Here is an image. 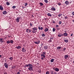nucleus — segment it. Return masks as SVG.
<instances>
[{
	"mask_svg": "<svg viewBox=\"0 0 74 74\" xmlns=\"http://www.w3.org/2000/svg\"><path fill=\"white\" fill-rule=\"evenodd\" d=\"M0 42H1V43H2V42H3V39L2 38H0Z\"/></svg>",
	"mask_w": 74,
	"mask_h": 74,
	"instance_id": "17",
	"label": "nucleus"
},
{
	"mask_svg": "<svg viewBox=\"0 0 74 74\" xmlns=\"http://www.w3.org/2000/svg\"><path fill=\"white\" fill-rule=\"evenodd\" d=\"M26 32L27 33H29V31H28V30H29V29H26Z\"/></svg>",
	"mask_w": 74,
	"mask_h": 74,
	"instance_id": "34",
	"label": "nucleus"
},
{
	"mask_svg": "<svg viewBox=\"0 0 74 74\" xmlns=\"http://www.w3.org/2000/svg\"><path fill=\"white\" fill-rule=\"evenodd\" d=\"M0 58H1V55H0Z\"/></svg>",
	"mask_w": 74,
	"mask_h": 74,
	"instance_id": "60",
	"label": "nucleus"
},
{
	"mask_svg": "<svg viewBox=\"0 0 74 74\" xmlns=\"http://www.w3.org/2000/svg\"><path fill=\"white\" fill-rule=\"evenodd\" d=\"M16 7V6H13L12 7V8H13V9H14V8H15Z\"/></svg>",
	"mask_w": 74,
	"mask_h": 74,
	"instance_id": "38",
	"label": "nucleus"
},
{
	"mask_svg": "<svg viewBox=\"0 0 74 74\" xmlns=\"http://www.w3.org/2000/svg\"><path fill=\"white\" fill-rule=\"evenodd\" d=\"M29 33H30V32H32V31L31 30H30V29H29Z\"/></svg>",
	"mask_w": 74,
	"mask_h": 74,
	"instance_id": "53",
	"label": "nucleus"
},
{
	"mask_svg": "<svg viewBox=\"0 0 74 74\" xmlns=\"http://www.w3.org/2000/svg\"><path fill=\"white\" fill-rule=\"evenodd\" d=\"M17 74H20V72H17Z\"/></svg>",
	"mask_w": 74,
	"mask_h": 74,
	"instance_id": "51",
	"label": "nucleus"
},
{
	"mask_svg": "<svg viewBox=\"0 0 74 74\" xmlns=\"http://www.w3.org/2000/svg\"><path fill=\"white\" fill-rule=\"evenodd\" d=\"M50 39V40H53V37L51 38Z\"/></svg>",
	"mask_w": 74,
	"mask_h": 74,
	"instance_id": "46",
	"label": "nucleus"
},
{
	"mask_svg": "<svg viewBox=\"0 0 74 74\" xmlns=\"http://www.w3.org/2000/svg\"><path fill=\"white\" fill-rule=\"evenodd\" d=\"M42 37H45V34H42Z\"/></svg>",
	"mask_w": 74,
	"mask_h": 74,
	"instance_id": "35",
	"label": "nucleus"
},
{
	"mask_svg": "<svg viewBox=\"0 0 74 74\" xmlns=\"http://www.w3.org/2000/svg\"><path fill=\"white\" fill-rule=\"evenodd\" d=\"M8 0H5V1H8Z\"/></svg>",
	"mask_w": 74,
	"mask_h": 74,
	"instance_id": "63",
	"label": "nucleus"
},
{
	"mask_svg": "<svg viewBox=\"0 0 74 74\" xmlns=\"http://www.w3.org/2000/svg\"><path fill=\"white\" fill-rule=\"evenodd\" d=\"M30 26H33V24H32V23H30Z\"/></svg>",
	"mask_w": 74,
	"mask_h": 74,
	"instance_id": "43",
	"label": "nucleus"
},
{
	"mask_svg": "<svg viewBox=\"0 0 74 74\" xmlns=\"http://www.w3.org/2000/svg\"><path fill=\"white\" fill-rule=\"evenodd\" d=\"M44 48L45 49H48V47L47 46H44Z\"/></svg>",
	"mask_w": 74,
	"mask_h": 74,
	"instance_id": "19",
	"label": "nucleus"
},
{
	"mask_svg": "<svg viewBox=\"0 0 74 74\" xmlns=\"http://www.w3.org/2000/svg\"><path fill=\"white\" fill-rule=\"evenodd\" d=\"M0 10L1 11H3V10H4V8H3V7L1 5H0Z\"/></svg>",
	"mask_w": 74,
	"mask_h": 74,
	"instance_id": "8",
	"label": "nucleus"
},
{
	"mask_svg": "<svg viewBox=\"0 0 74 74\" xmlns=\"http://www.w3.org/2000/svg\"><path fill=\"white\" fill-rule=\"evenodd\" d=\"M64 36H67V35H68V34L66 33H64Z\"/></svg>",
	"mask_w": 74,
	"mask_h": 74,
	"instance_id": "18",
	"label": "nucleus"
},
{
	"mask_svg": "<svg viewBox=\"0 0 74 74\" xmlns=\"http://www.w3.org/2000/svg\"><path fill=\"white\" fill-rule=\"evenodd\" d=\"M51 9L52 10H53V11H55V10H56V9H55L54 7L52 8H51Z\"/></svg>",
	"mask_w": 74,
	"mask_h": 74,
	"instance_id": "20",
	"label": "nucleus"
},
{
	"mask_svg": "<svg viewBox=\"0 0 74 74\" xmlns=\"http://www.w3.org/2000/svg\"><path fill=\"white\" fill-rule=\"evenodd\" d=\"M9 59H10V60H12V59H13V58L12 57H10L9 58Z\"/></svg>",
	"mask_w": 74,
	"mask_h": 74,
	"instance_id": "28",
	"label": "nucleus"
},
{
	"mask_svg": "<svg viewBox=\"0 0 74 74\" xmlns=\"http://www.w3.org/2000/svg\"><path fill=\"white\" fill-rule=\"evenodd\" d=\"M45 1L46 3H48V0H45Z\"/></svg>",
	"mask_w": 74,
	"mask_h": 74,
	"instance_id": "37",
	"label": "nucleus"
},
{
	"mask_svg": "<svg viewBox=\"0 0 74 74\" xmlns=\"http://www.w3.org/2000/svg\"><path fill=\"white\" fill-rule=\"evenodd\" d=\"M53 23H55V21H53Z\"/></svg>",
	"mask_w": 74,
	"mask_h": 74,
	"instance_id": "56",
	"label": "nucleus"
},
{
	"mask_svg": "<svg viewBox=\"0 0 74 74\" xmlns=\"http://www.w3.org/2000/svg\"><path fill=\"white\" fill-rule=\"evenodd\" d=\"M7 44H10V41L8 40L7 42Z\"/></svg>",
	"mask_w": 74,
	"mask_h": 74,
	"instance_id": "36",
	"label": "nucleus"
},
{
	"mask_svg": "<svg viewBox=\"0 0 74 74\" xmlns=\"http://www.w3.org/2000/svg\"><path fill=\"white\" fill-rule=\"evenodd\" d=\"M4 65L5 68H6V69H7L8 68V64H7L6 63H5L4 64Z\"/></svg>",
	"mask_w": 74,
	"mask_h": 74,
	"instance_id": "7",
	"label": "nucleus"
},
{
	"mask_svg": "<svg viewBox=\"0 0 74 74\" xmlns=\"http://www.w3.org/2000/svg\"><path fill=\"white\" fill-rule=\"evenodd\" d=\"M55 69H56V68H53V70H55Z\"/></svg>",
	"mask_w": 74,
	"mask_h": 74,
	"instance_id": "58",
	"label": "nucleus"
},
{
	"mask_svg": "<svg viewBox=\"0 0 74 74\" xmlns=\"http://www.w3.org/2000/svg\"><path fill=\"white\" fill-rule=\"evenodd\" d=\"M69 58V56L67 55H65L64 56V58L65 59H67V58Z\"/></svg>",
	"mask_w": 74,
	"mask_h": 74,
	"instance_id": "11",
	"label": "nucleus"
},
{
	"mask_svg": "<svg viewBox=\"0 0 74 74\" xmlns=\"http://www.w3.org/2000/svg\"><path fill=\"white\" fill-rule=\"evenodd\" d=\"M41 58H45V56L42 54H41Z\"/></svg>",
	"mask_w": 74,
	"mask_h": 74,
	"instance_id": "9",
	"label": "nucleus"
},
{
	"mask_svg": "<svg viewBox=\"0 0 74 74\" xmlns=\"http://www.w3.org/2000/svg\"><path fill=\"white\" fill-rule=\"evenodd\" d=\"M39 4H40V6H42V5H43V3H40Z\"/></svg>",
	"mask_w": 74,
	"mask_h": 74,
	"instance_id": "26",
	"label": "nucleus"
},
{
	"mask_svg": "<svg viewBox=\"0 0 74 74\" xmlns=\"http://www.w3.org/2000/svg\"><path fill=\"white\" fill-rule=\"evenodd\" d=\"M6 4L7 5H10V3L9 2H7Z\"/></svg>",
	"mask_w": 74,
	"mask_h": 74,
	"instance_id": "30",
	"label": "nucleus"
},
{
	"mask_svg": "<svg viewBox=\"0 0 74 74\" xmlns=\"http://www.w3.org/2000/svg\"><path fill=\"white\" fill-rule=\"evenodd\" d=\"M66 47L64 48V49H63V51H65V50H66Z\"/></svg>",
	"mask_w": 74,
	"mask_h": 74,
	"instance_id": "41",
	"label": "nucleus"
},
{
	"mask_svg": "<svg viewBox=\"0 0 74 74\" xmlns=\"http://www.w3.org/2000/svg\"><path fill=\"white\" fill-rule=\"evenodd\" d=\"M10 42H11V43H12L14 42L13 41L11 40H10Z\"/></svg>",
	"mask_w": 74,
	"mask_h": 74,
	"instance_id": "44",
	"label": "nucleus"
},
{
	"mask_svg": "<svg viewBox=\"0 0 74 74\" xmlns=\"http://www.w3.org/2000/svg\"><path fill=\"white\" fill-rule=\"evenodd\" d=\"M64 42H68L69 41L68 40H64Z\"/></svg>",
	"mask_w": 74,
	"mask_h": 74,
	"instance_id": "27",
	"label": "nucleus"
},
{
	"mask_svg": "<svg viewBox=\"0 0 74 74\" xmlns=\"http://www.w3.org/2000/svg\"><path fill=\"white\" fill-rule=\"evenodd\" d=\"M45 58H44L43 57H41V59H42V60H43Z\"/></svg>",
	"mask_w": 74,
	"mask_h": 74,
	"instance_id": "52",
	"label": "nucleus"
},
{
	"mask_svg": "<svg viewBox=\"0 0 74 74\" xmlns=\"http://www.w3.org/2000/svg\"><path fill=\"white\" fill-rule=\"evenodd\" d=\"M41 70H38V72L39 73H41Z\"/></svg>",
	"mask_w": 74,
	"mask_h": 74,
	"instance_id": "40",
	"label": "nucleus"
},
{
	"mask_svg": "<svg viewBox=\"0 0 74 74\" xmlns=\"http://www.w3.org/2000/svg\"><path fill=\"white\" fill-rule=\"evenodd\" d=\"M61 23H62V22L61 21H60L59 22V24H60V25H61Z\"/></svg>",
	"mask_w": 74,
	"mask_h": 74,
	"instance_id": "49",
	"label": "nucleus"
},
{
	"mask_svg": "<svg viewBox=\"0 0 74 74\" xmlns=\"http://www.w3.org/2000/svg\"><path fill=\"white\" fill-rule=\"evenodd\" d=\"M38 29L39 30H42L43 29V28L42 27H38Z\"/></svg>",
	"mask_w": 74,
	"mask_h": 74,
	"instance_id": "13",
	"label": "nucleus"
},
{
	"mask_svg": "<svg viewBox=\"0 0 74 74\" xmlns=\"http://www.w3.org/2000/svg\"><path fill=\"white\" fill-rule=\"evenodd\" d=\"M64 32H65V33H66V31H65Z\"/></svg>",
	"mask_w": 74,
	"mask_h": 74,
	"instance_id": "64",
	"label": "nucleus"
},
{
	"mask_svg": "<svg viewBox=\"0 0 74 74\" xmlns=\"http://www.w3.org/2000/svg\"><path fill=\"white\" fill-rule=\"evenodd\" d=\"M3 14H4V15H5V14H7V11H4L3 12Z\"/></svg>",
	"mask_w": 74,
	"mask_h": 74,
	"instance_id": "16",
	"label": "nucleus"
},
{
	"mask_svg": "<svg viewBox=\"0 0 74 74\" xmlns=\"http://www.w3.org/2000/svg\"><path fill=\"white\" fill-rule=\"evenodd\" d=\"M40 40H38V42L36 41L34 42V43L36 44H40Z\"/></svg>",
	"mask_w": 74,
	"mask_h": 74,
	"instance_id": "5",
	"label": "nucleus"
},
{
	"mask_svg": "<svg viewBox=\"0 0 74 74\" xmlns=\"http://www.w3.org/2000/svg\"><path fill=\"white\" fill-rule=\"evenodd\" d=\"M47 15H48V16H51V17L52 16V15L50 13H48Z\"/></svg>",
	"mask_w": 74,
	"mask_h": 74,
	"instance_id": "21",
	"label": "nucleus"
},
{
	"mask_svg": "<svg viewBox=\"0 0 74 74\" xmlns=\"http://www.w3.org/2000/svg\"><path fill=\"white\" fill-rule=\"evenodd\" d=\"M60 48H61V47H57V49L58 50H59V49H60Z\"/></svg>",
	"mask_w": 74,
	"mask_h": 74,
	"instance_id": "24",
	"label": "nucleus"
},
{
	"mask_svg": "<svg viewBox=\"0 0 74 74\" xmlns=\"http://www.w3.org/2000/svg\"><path fill=\"white\" fill-rule=\"evenodd\" d=\"M22 51L23 52H25L26 51V50L25 49V48L23 47V48H22Z\"/></svg>",
	"mask_w": 74,
	"mask_h": 74,
	"instance_id": "6",
	"label": "nucleus"
},
{
	"mask_svg": "<svg viewBox=\"0 0 74 74\" xmlns=\"http://www.w3.org/2000/svg\"><path fill=\"white\" fill-rule=\"evenodd\" d=\"M73 34H71V36H73Z\"/></svg>",
	"mask_w": 74,
	"mask_h": 74,
	"instance_id": "59",
	"label": "nucleus"
},
{
	"mask_svg": "<svg viewBox=\"0 0 74 74\" xmlns=\"http://www.w3.org/2000/svg\"><path fill=\"white\" fill-rule=\"evenodd\" d=\"M49 30V29L48 28H46L44 30L45 32H48Z\"/></svg>",
	"mask_w": 74,
	"mask_h": 74,
	"instance_id": "15",
	"label": "nucleus"
},
{
	"mask_svg": "<svg viewBox=\"0 0 74 74\" xmlns=\"http://www.w3.org/2000/svg\"><path fill=\"white\" fill-rule=\"evenodd\" d=\"M62 15V14H60L58 15V16H59V17H60V16H61Z\"/></svg>",
	"mask_w": 74,
	"mask_h": 74,
	"instance_id": "31",
	"label": "nucleus"
},
{
	"mask_svg": "<svg viewBox=\"0 0 74 74\" xmlns=\"http://www.w3.org/2000/svg\"><path fill=\"white\" fill-rule=\"evenodd\" d=\"M46 74H50L49 72V71L46 72Z\"/></svg>",
	"mask_w": 74,
	"mask_h": 74,
	"instance_id": "29",
	"label": "nucleus"
},
{
	"mask_svg": "<svg viewBox=\"0 0 74 74\" xmlns=\"http://www.w3.org/2000/svg\"><path fill=\"white\" fill-rule=\"evenodd\" d=\"M56 29L57 30H59L60 29L59 28H56Z\"/></svg>",
	"mask_w": 74,
	"mask_h": 74,
	"instance_id": "47",
	"label": "nucleus"
},
{
	"mask_svg": "<svg viewBox=\"0 0 74 74\" xmlns=\"http://www.w3.org/2000/svg\"><path fill=\"white\" fill-rule=\"evenodd\" d=\"M56 27H59V25H56Z\"/></svg>",
	"mask_w": 74,
	"mask_h": 74,
	"instance_id": "50",
	"label": "nucleus"
},
{
	"mask_svg": "<svg viewBox=\"0 0 74 74\" xmlns=\"http://www.w3.org/2000/svg\"><path fill=\"white\" fill-rule=\"evenodd\" d=\"M27 3H25L24 5L25 7H26V6L27 5Z\"/></svg>",
	"mask_w": 74,
	"mask_h": 74,
	"instance_id": "33",
	"label": "nucleus"
},
{
	"mask_svg": "<svg viewBox=\"0 0 74 74\" xmlns=\"http://www.w3.org/2000/svg\"><path fill=\"white\" fill-rule=\"evenodd\" d=\"M53 32H55V28H53Z\"/></svg>",
	"mask_w": 74,
	"mask_h": 74,
	"instance_id": "32",
	"label": "nucleus"
},
{
	"mask_svg": "<svg viewBox=\"0 0 74 74\" xmlns=\"http://www.w3.org/2000/svg\"><path fill=\"white\" fill-rule=\"evenodd\" d=\"M28 69V70H29L30 71H32V70H33V66L29 67Z\"/></svg>",
	"mask_w": 74,
	"mask_h": 74,
	"instance_id": "3",
	"label": "nucleus"
},
{
	"mask_svg": "<svg viewBox=\"0 0 74 74\" xmlns=\"http://www.w3.org/2000/svg\"><path fill=\"white\" fill-rule=\"evenodd\" d=\"M15 48L17 49H19L21 48V47L19 46H18L17 47H16Z\"/></svg>",
	"mask_w": 74,
	"mask_h": 74,
	"instance_id": "14",
	"label": "nucleus"
},
{
	"mask_svg": "<svg viewBox=\"0 0 74 74\" xmlns=\"http://www.w3.org/2000/svg\"><path fill=\"white\" fill-rule=\"evenodd\" d=\"M32 29L33 30L32 32L33 33H35L37 32V27H34L32 28Z\"/></svg>",
	"mask_w": 74,
	"mask_h": 74,
	"instance_id": "1",
	"label": "nucleus"
},
{
	"mask_svg": "<svg viewBox=\"0 0 74 74\" xmlns=\"http://www.w3.org/2000/svg\"><path fill=\"white\" fill-rule=\"evenodd\" d=\"M54 61V59H52L51 60V62H53Z\"/></svg>",
	"mask_w": 74,
	"mask_h": 74,
	"instance_id": "25",
	"label": "nucleus"
},
{
	"mask_svg": "<svg viewBox=\"0 0 74 74\" xmlns=\"http://www.w3.org/2000/svg\"><path fill=\"white\" fill-rule=\"evenodd\" d=\"M58 36L59 37H63V34L60 33H59Z\"/></svg>",
	"mask_w": 74,
	"mask_h": 74,
	"instance_id": "2",
	"label": "nucleus"
},
{
	"mask_svg": "<svg viewBox=\"0 0 74 74\" xmlns=\"http://www.w3.org/2000/svg\"><path fill=\"white\" fill-rule=\"evenodd\" d=\"M28 67H31L33 65L31 64H28Z\"/></svg>",
	"mask_w": 74,
	"mask_h": 74,
	"instance_id": "22",
	"label": "nucleus"
},
{
	"mask_svg": "<svg viewBox=\"0 0 74 74\" xmlns=\"http://www.w3.org/2000/svg\"><path fill=\"white\" fill-rule=\"evenodd\" d=\"M65 4H66V5H69V1H66L65 2Z\"/></svg>",
	"mask_w": 74,
	"mask_h": 74,
	"instance_id": "10",
	"label": "nucleus"
},
{
	"mask_svg": "<svg viewBox=\"0 0 74 74\" xmlns=\"http://www.w3.org/2000/svg\"><path fill=\"white\" fill-rule=\"evenodd\" d=\"M25 67H28V64H26L25 65Z\"/></svg>",
	"mask_w": 74,
	"mask_h": 74,
	"instance_id": "54",
	"label": "nucleus"
},
{
	"mask_svg": "<svg viewBox=\"0 0 74 74\" xmlns=\"http://www.w3.org/2000/svg\"><path fill=\"white\" fill-rule=\"evenodd\" d=\"M4 74H7V73L6 72H5L3 73Z\"/></svg>",
	"mask_w": 74,
	"mask_h": 74,
	"instance_id": "57",
	"label": "nucleus"
},
{
	"mask_svg": "<svg viewBox=\"0 0 74 74\" xmlns=\"http://www.w3.org/2000/svg\"><path fill=\"white\" fill-rule=\"evenodd\" d=\"M49 42H52V40H49V41H48Z\"/></svg>",
	"mask_w": 74,
	"mask_h": 74,
	"instance_id": "39",
	"label": "nucleus"
},
{
	"mask_svg": "<svg viewBox=\"0 0 74 74\" xmlns=\"http://www.w3.org/2000/svg\"><path fill=\"white\" fill-rule=\"evenodd\" d=\"M65 19H67L68 18V17H67V16H66L64 17Z\"/></svg>",
	"mask_w": 74,
	"mask_h": 74,
	"instance_id": "48",
	"label": "nucleus"
},
{
	"mask_svg": "<svg viewBox=\"0 0 74 74\" xmlns=\"http://www.w3.org/2000/svg\"><path fill=\"white\" fill-rule=\"evenodd\" d=\"M72 21H73V22L74 23V20H73Z\"/></svg>",
	"mask_w": 74,
	"mask_h": 74,
	"instance_id": "61",
	"label": "nucleus"
},
{
	"mask_svg": "<svg viewBox=\"0 0 74 74\" xmlns=\"http://www.w3.org/2000/svg\"><path fill=\"white\" fill-rule=\"evenodd\" d=\"M55 71H57V72H58V71H59V69L57 68H56L55 69Z\"/></svg>",
	"mask_w": 74,
	"mask_h": 74,
	"instance_id": "12",
	"label": "nucleus"
},
{
	"mask_svg": "<svg viewBox=\"0 0 74 74\" xmlns=\"http://www.w3.org/2000/svg\"><path fill=\"white\" fill-rule=\"evenodd\" d=\"M51 74H54L53 73V71H52L51 72Z\"/></svg>",
	"mask_w": 74,
	"mask_h": 74,
	"instance_id": "42",
	"label": "nucleus"
},
{
	"mask_svg": "<svg viewBox=\"0 0 74 74\" xmlns=\"http://www.w3.org/2000/svg\"><path fill=\"white\" fill-rule=\"evenodd\" d=\"M30 74H34L33 73H31Z\"/></svg>",
	"mask_w": 74,
	"mask_h": 74,
	"instance_id": "62",
	"label": "nucleus"
},
{
	"mask_svg": "<svg viewBox=\"0 0 74 74\" xmlns=\"http://www.w3.org/2000/svg\"><path fill=\"white\" fill-rule=\"evenodd\" d=\"M72 14H73V15H74V12H72Z\"/></svg>",
	"mask_w": 74,
	"mask_h": 74,
	"instance_id": "55",
	"label": "nucleus"
},
{
	"mask_svg": "<svg viewBox=\"0 0 74 74\" xmlns=\"http://www.w3.org/2000/svg\"><path fill=\"white\" fill-rule=\"evenodd\" d=\"M42 53L43 55H45L46 54V52L45 51H43Z\"/></svg>",
	"mask_w": 74,
	"mask_h": 74,
	"instance_id": "23",
	"label": "nucleus"
},
{
	"mask_svg": "<svg viewBox=\"0 0 74 74\" xmlns=\"http://www.w3.org/2000/svg\"><path fill=\"white\" fill-rule=\"evenodd\" d=\"M21 19L20 17H18L16 19V21L17 22H19V19Z\"/></svg>",
	"mask_w": 74,
	"mask_h": 74,
	"instance_id": "4",
	"label": "nucleus"
},
{
	"mask_svg": "<svg viewBox=\"0 0 74 74\" xmlns=\"http://www.w3.org/2000/svg\"><path fill=\"white\" fill-rule=\"evenodd\" d=\"M58 5H61V3H58Z\"/></svg>",
	"mask_w": 74,
	"mask_h": 74,
	"instance_id": "45",
	"label": "nucleus"
}]
</instances>
